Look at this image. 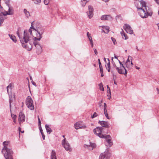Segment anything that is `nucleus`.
Here are the masks:
<instances>
[{
    "label": "nucleus",
    "instance_id": "obj_58",
    "mask_svg": "<svg viewBox=\"0 0 159 159\" xmlns=\"http://www.w3.org/2000/svg\"><path fill=\"white\" fill-rule=\"evenodd\" d=\"M157 91L158 93L159 94V89L158 88H157Z\"/></svg>",
    "mask_w": 159,
    "mask_h": 159
},
{
    "label": "nucleus",
    "instance_id": "obj_29",
    "mask_svg": "<svg viewBox=\"0 0 159 159\" xmlns=\"http://www.w3.org/2000/svg\"><path fill=\"white\" fill-rule=\"evenodd\" d=\"M12 101H13V99H12V96L11 95H9V103H10V108L11 111V102H12Z\"/></svg>",
    "mask_w": 159,
    "mask_h": 159
},
{
    "label": "nucleus",
    "instance_id": "obj_39",
    "mask_svg": "<svg viewBox=\"0 0 159 159\" xmlns=\"http://www.w3.org/2000/svg\"><path fill=\"white\" fill-rule=\"evenodd\" d=\"M111 40H112L114 44H115L116 43V41L114 38L113 37H111Z\"/></svg>",
    "mask_w": 159,
    "mask_h": 159
},
{
    "label": "nucleus",
    "instance_id": "obj_3",
    "mask_svg": "<svg viewBox=\"0 0 159 159\" xmlns=\"http://www.w3.org/2000/svg\"><path fill=\"white\" fill-rule=\"evenodd\" d=\"M33 32L36 33V37H35L33 35V38L31 40V46H32V42H33V44L36 47V52L38 54H40L42 52V49L40 44L37 40L39 41L42 37L41 35L42 34L43 31L40 30L39 29L36 28L34 29Z\"/></svg>",
    "mask_w": 159,
    "mask_h": 159
},
{
    "label": "nucleus",
    "instance_id": "obj_1",
    "mask_svg": "<svg viewBox=\"0 0 159 159\" xmlns=\"http://www.w3.org/2000/svg\"><path fill=\"white\" fill-rule=\"evenodd\" d=\"M33 23L32 22L31 23V26L29 29L28 32L25 30L24 31V36L22 38L20 37L18 31L16 32L22 44V46L28 51H30L32 49L31 40L33 38L32 32H33L34 29H35L33 26Z\"/></svg>",
    "mask_w": 159,
    "mask_h": 159
},
{
    "label": "nucleus",
    "instance_id": "obj_55",
    "mask_svg": "<svg viewBox=\"0 0 159 159\" xmlns=\"http://www.w3.org/2000/svg\"><path fill=\"white\" fill-rule=\"evenodd\" d=\"M109 0H102L103 1H104L105 2H108Z\"/></svg>",
    "mask_w": 159,
    "mask_h": 159
},
{
    "label": "nucleus",
    "instance_id": "obj_8",
    "mask_svg": "<svg viewBox=\"0 0 159 159\" xmlns=\"http://www.w3.org/2000/svg\"><path fill=\"white\" fill-rule=\"evenodd\" d=\"M110 155L108 151L107 150L101 154L99 159H109Z\"/></svg>",
    "mask_w": 159,
    "mask_h": 159
},
{
    "label": "nucleus",
    "instance_id": "obj_12",
    "mask_svg": "<svg viewBox=\"0 0 159 159\" xmlns=\"http://www.w3.org/2000/svg\"><path fill=\"white\" fill-rule=\"evenodd\" d=\"M81 122H76L74 126L75 129H85L86 128V126L85 125H82L81 124Z\"/></svg>",
    "mask_w": 159,
    "mask_h": 159
},
{
    "label": "nucleus",
    "instance_id": "obj_16",
    "mask_svg": "<svg viewBox=\"0 0 159 159\" xmlns=\"http://www.w3.org/2000/svg\"><path fill=\"white\" fill-rule=\"evenodd\" d=\"M98 123L101 125L102 127L109 128V125L108 122L104 121H99Z\"/></svg>",
    "mask_w": 159,
    "mask_h": 159
},
{
    "label": "nucleus",
    "instance_id": "obj_61",
    "mask_svg": "<svg viewBox=\"0 0 159 159\" xmlns=\"http://www.w3.org/2000/svg\"><path fill=\"white\" fill-rule=\"evenodd\" d=\"M135 67H136V69H138L139 70V69H140L139 67H138L137 66H136Z\"/></svg>",
    "mask_w": 159,
    "mask_h": 159
},
{
    "label": "nucleus",
    "instance_id": "obj_32",
    "mask_svg": "<svg viewBox=\"0 0 159 159\" xmlns=\"http://www.w3.org/2000/svg\"><path fill=\"white\" fill-rule=\"evenodd\" d=\"M5 11H6L3 9V7L1 5H0V12L1 13H3L4 14Z\"/></svg>",
    "mask_w": 159,
    "mask_h": 159
},
{
    "label": "nucleus",
    "instance_id": "obj_57",
    "mask_svg": "<svg viewBox=\"0 0 159 159\" xmlns=\"http://www.w3.org/2000/svg\"><path fill=\"white\" fill-rule=\"evenodd\" d=\"M19 133H20V132L21 131V128L20 127L19 128Z\"/></svg>",
    "mask_w": 159,
    "mask_h": 159
},
{
    "label": "nucleus",
    "instance_id": "obj_64",
    "mask_svg": "<svg viewBox=\"0 0 159 159\" xmlns=\"http://www.w3.org/2000/svg\"><path fill=\"white\" fill-rule=\"evenodd\" d=\"M157 26L158 27V28L159 29V23L157 24Z\"/></svg>",
    "mask_w": 159,
    "mask_h": 159
},
{
    "label": "nucleus",
    "instance_id": "obj_10",
    "mask_svg": "<svg viewBox=\"0 0 159 159\" xmlns=\"http://www.w3.org/2000/svg\"><path fill=\"white\" fill-rule=\"evenodd\" d=\"M25 120V116L24 114L22 112L19 113L18 121L19 124H21L22 123L24 122Z\"/></svg>",
    "mask_w": 159,
    "mask_h": 159
},
{
    "label": "nucleus",
    "instance_id": "obj_51",
    "mask_svg": "<svg viewBox=\"0 0 159 159\" xmlns=\"http://www.w3.org/2000/svg\"><path fill=\"white\" fill-rule=\"evenodd\" d=\"M157 4L159 5V0H154Z\"/></svg>",
    "mask_w": 159,
    "mask_h": 159
},
{
    "label": "nucleus",
    "instance_id": "obj_63",
    "mask_svg": "<svg viewBox=\"0 0 159 159\" xmlns=\"http://www.w3.org/2000/svg\"><path fill=\"white\" fill-rule=\"evenodd\" d=\"M83 1H85L87 2H88L89 0H82Z\"/></svg>",
    "mask_w": 159,
    "mask_h": 159
},
{
    "label": "nucleus",
    "instance_id": "obj_22",
    "mask_svg": "<svg viewBox=\"0 0 159 159\" xmlns=\"http://www.w3.org/2000/svg\"><path fill=\"white\" fill-rule=\"evenodd\" d=\"M24 12L26 16L29 18V17L30 16V13L29 11H28L27 10L25 9H24Z\"/></svg>",
    "mask_w": 159,
    "mask_h": 159
},
{
    "label": "nucleus",
    "instance_id": "obj_52",
    "mask_svg": "<svg viewBox=\"0 0 159 159\" xmlns=\"http://www.w3.org/2000/svg\"><path fill=\"white\" fill-rule=\"evenodd\" d=\"M32 84L34 85L35 86H36V84L35 83V82H34L33 81H32Z\"/></svg>",
    "mask_w": 159,
    "mask_h": 159
},
{
    "label": "nucleus",
    "instance_id": "obj_41",
    "mask_svg": "<svg viewBox=\"0 0 159 159\" xmlns=\"http://www.w3.org/2000/svg\"><path fill=\"white\" fill-rule=\"evenodd\" d=\"M132 57L131 56H129L128 57V58L127 59V61H126V62H130V61L129 59H132Z\"/></svg>",
    "mask_w": 159,
    "mask_h": 159
},
{
    "label": "nucleus",
    "instance_id": "obj_11",
    "mask_svg": "<svg viewBox=\"0 0 159 159\" xmlns=\"http://www.w3.org/2000/svg\"><path fill=\"white\" fill-rule=\"evenodd\" d=\"M89 11L87 12L88 16L89 18H91L93 16V9L91 6L88 7Z\"/></svg>",
    "mask_w": 159,
    "mask_h": 159
},
{
    "label": "nucleus",
    "instance_id": "obj_23",
    "mask_svg": "<svg viewBox=\"0 0 159 159\" xmlns=\"http://www.w3.org/2000/svg\"><path fill=\"white\" fill-rule=\"evenodd\" d=\"M45 128L47 133H49V134H50L52 131V130L49 127L48 125H45Z\"/></svg>",
    "mask_w": 159,
    "mask_h": 159
},
{
    "label": "nucleus",
    "instance_id": "obj_26",
    "mask_svg": "<svg viewBox=\"0 0 159 159\" xmlns=\"http://www.w3.org/2000/svg\"><path fill=\"white\" fill-rule=\"evenodd\" d=\"M130 62H126L125 64L126 66V67L129 70L131 69L132 68L131 65L130 64Z\"/></svg>",
    "mask_w": 159,
    "mask_h": 159
},
{
    "label": "nucleus",
    "instance_id": "obj_53",
    "mask_svg": "<svg viewBox=\"0 0 159 159\" xmlns=\"http://www.w3.org/2000/svg\"><path fill=\"white\" fill-rule=\"evenodd\" d=\"M107 108L106 104L105 103H104V108Z\"/></svg>",
    "mask_w": 159,
    "mask_h": 159
},
{
    "label": "nucleus",
    "instance_id": "obj_25",
    "mask_svg": "<svg viewBox=\"0 0 159 159\" xmlns=\"http://www.w3.org/2000/svg\"><path fill=\"white\" fill-rule=\"evenodd\" d=\"M103 28L104 29L103 31L105 33H108L109 32V27L107 26H104Z\"/></svg>",
    "mask_w": 159,
    "mask_h": 159
},
{
    "label": "nucleus",
    "instance_id": "obj_34",
    "mask_svg": "<svg viewBox=\"0 0 159 159\" xmlns=\"http://www.w3.org/2000/svg\"><path fill=\"white\" fill-rule=\"evenodd\" d=\"M80 3L82 6V7H84L85 5L87 2L85 1H83L82 0H81Z\"/></svg>",
    "mask_w": 159,
    "mask_h": 159
},
{
    "label": "nucleus",
    "instance_id": "obj_38",
    "mask_svg": "<svg viewBox=\"0 0 159 159\" xmlns=\"http://www.w3.org/2000/svg\"><path fill=\"white\" fill-rule=\"evenodd\" d=\"M38 126L39 127H41V123L40 118L39 117L38 118Z\"/></svg>",
    "mask_w": 159,
    "mask_h": 159
},
{
    "label": "nucleus",
    "instance_id": "obj_56",
    "mask_svg": "<svg viewBox=\"0 0 159 159\" xmlns=\"http://www.w3.org/2000/svg\"><path fill=\"white\" fill-rule=\"evenodd\" d=\"M130 64H131V67L132 68V67L133 66V63H132V61H131L130 63Z\"/></svg>",
    "mask_w": 159,
    "mask_h": 159
},
{
    "label": "nucleus",
    "instance_id": "obj_15",
    "mask_svg": "<svg viewBox=\"0 0 159 159\" xmlns=\"http://www.w3.org/2000/svg\"><path fill=\"white\" fill-rule=\"evenodd\" d=\"M8 11H6L4 12V15H12L14 14L13 10V8L11 7V6L10 7H8Z\"/></svg>",
    "mask_w": 159,
    "mask_h": 159
},
{
    "label": "nucleus",
    "instance_id": "obj_42",
    "mask_svg": "<svg viewBox=\"0 0 159 159\" xmlns=\"http://www.w3.org/2000/svg\"><path fill=\"white\" fill-rule=\"evenodd\" d=\"M107 88L108 89V92L109 91V93L107 94V96H109V95L110 96L111 95V90L109 87L107 85Z\"/></svg>",
    "mask_w": 159,
    "mask_h": 159
},
{
    "label": "nucleus",
    "instance_id": "obj_13",
    "mask_svg": "<svg viewBox=\"0 0 159 159\" xmlns=\"http://www.w3.org/2000/svg\"><path fill=\"white\" fill-rule=\"evenodd\" d=\"M100 18L101 20H111L112 19V17L110 15H102L101 16Z\"/></svg>",
    "mask_w": 159,
    "mask_h": 159
},
{
    "label": "nucleus",
    "instance_id": "obj_37",
    "mask_svg": "<svg viewBox=\"0 0 159 159\" xmlns=\"http://www.w3.org/2000/svg\"><path fill=\"white\" fill-rule=\"evenodd\" d=\"M97 116V114L96 112H95L94 113L93 115L92 116L91 118H93L95 117H96Z\"/></svg>",
    "mask_w": 159,
    "mask_h": 159
},
{
    "label": "nucleus",
    "instance_id": "obj_24",
    "mask_svg": "<svg viewBox=\"0 0 159 159\" xmlns=\"http://www.w3.org/2000/svg\"><path fill=\"white\" fill-rule=\"evenodd\" d=\"M51 159H57L56 156L55 152L53 150H52V152Z\"/></svg>",
    "mask_w": 159,
    "mask_h": 159
},
{
    "label": "nucleus",
    "instance_id": "obj_60",
    "mask_svg": "<svg viewBox=\"0 0 159 159\" xmlns=\"http://www.w3.org/2000/svg\"><path fill=\"white\" fill-rule=\"evenodd\" d=\"M13 119V122L16 123V120L15 119Z\"/></svg>",
    "mask_w": 159,
    "mask_h": 159
},
{
    "label": "nucleus",
    "instance_id": "obj_28",
    "mask_svg": "<svg viewBox=\"0 0 159 159\" xmlns=\"http://www.w3.org/2000/svg\"><path fill=\"white\" fill-rule=\"evenodd\" d=\"M101 134H103L105 133L107 134V130L104 128L101 127Z\"/></svg>",
    "mask_w": 159,
    "mask_h": 159
},
{
    "label": "nucleus",
    "instance_id": "obj_36",
    "mask_svg": "<svg viewBox=\"0 0 159 159\" xmlns=\"http://www.w3.org/2000/svg\"><path fill=\"white\" fill-rule=\"evenodd\" d=\"M90 37V39L89 38V40L90 41V43L91 44V46L92 47H93V40L92 39V37Z\"/></svg>",
    "mask_w": 159,
    "mask_h": 159
},
{
    "label": "nucleus",
    "instance_id": "obj_30",
    "mask_svg": "<svg viewBox=\"0 0 159 159\" xmlns=\"http://www.w3.org/2000/svg\"><path fill=\"white\" fill-rule=\"evenodd\" d=\"M7 93H9V92H11V85L10 84L7 87Z\"/></svg>",
    "mask_w": 159,
    "mask_h": 159
},
{
    "label": "nucleus",
    "instance_id": "obj_20",
    "mask_svg": "<svg viewBox=\"0 0 159 159\" xmlns=\"http://www.w3.org/2000/svg\"><path fill=\"white\" fill-rule=\"evenodd\" d=\"M121 30L122 31L120 32V34L122 36L123 39H128V37L127 36V35L125 34L122 29Z\"/></svg>",
    "mask_w": 159,
    "mask_h": 159
},
{
    "label": "nucleus",
    "instance_id": "obj_43",
    "mask_svg": "<svg viewBox=\"0 0 159 159\" xmlns=\"http://www.w3.org/2000/svg\"><path fill=\"white\" fill-rule=\"evenodd\" d=\"M107 88L108 89V92L109 91V93L107 94V96H109V95L110 96L111 95V90L109 87L107 85Z\"/></svg>",
    "mask_w": 159,
    "mask_h": 159
},
{
    "label": "nucleus",
    "instance_id": "obj_47",
    "mask_svg": "<svg viewBox=\"0 0 159 159\" xmlns=\"http://www.w3.org/2000/svg\"><path fill=\"white\" fill-rule=\"evenodd\" d=\"M103 101L102 100H101L100 102L98 103V105L100 107H101L102 106V103Z\"/></svg>",
    "mask_w": 159,
    "mask_h": 159
},
{
    "label": "nucleus",
    "instance_id": "obj_48",
    "mask_svg": "<svg viewBox=\"0 0 159 159\" xmlns=\"http://www.w3.org/2000/svg\"><path fill=\"white\" fill-rule=\"evenodd\" d=\"M104 114L107 113V108H104Z\"/></svg>",
    "mask_w": 159,
    "mask_h": 159
},
{
    "label": "nucleus",
    "instance_id": "obj_44",
    "mask_svg": "<svg viewBox=\"0 0 159 159\" xmlns=\"http://www.w3.org/2000/svg\"><path fill=\"white\" fill-rule=\"evenodd\" d=\"M107 60L109 62H108V63L107 64V66L108 68H110V63L109 62V59L108 58Z\"/></svg>",
    "mask_w": 159,
    "mask_h": 159
},
{
    "label": "nucleus",
    "instance_id": "obj_9",
    "mask_svg": "<svg viewBox=\"0 0 159 159\" xmlns=\"http://www.w3.org/2000/svg\"><path fill=\"white\" fill-rule=\"evenodd\" d=\"M123 29L128 33L130 34H132L133 33V30L130 26L128 24H125L123 26Z\"/></svg>",
    "mask_w": 159,
    "mask_h": 159
},
{
    "label": "nucleus",
    "instance_id": "obj_18",
    "mask_svg": "<svg viewBox=\"0 0 159 159\" xmlns=\"http://www.w3.org/2000/svg\"><path fill=\"white\" fill-rule=\"evenodd\" d=\"M113 66L116 68V70L117 71L118 73L120 74H124V72L122 71V69L121 68H119V67L116 66V64L114 63L113 64Z\"/></svg>",
    "mask_w": 159,
    "mask_h": 159
},
{
    "label": "nucleus",
    "instance_id": "obj_31",
    "mask_svg": "<svg viewBox=\"0 0 159 159\" xmlns=\"http://www.w3.org/2000/svg\"><path fill=\"white\" fill-rule=\"evenodd\" d=\"M5 2V3L7 5V6L8 7H10L11 6L10 4V0H3Z\"/></svg>",
    "mask_w": 159,
    "mask_h": 159
},
{
    "label": "nucleus",
    "instance_id": "obj_33",
    "mask_svg": "<svg viewBox=\"0 0 159 159\" xmlns=\"http://www.w3.org/2000/svg\"><path fill=\"white\" fill-rule=\"evenodd\" d=\"M99 89L103 91H104V88L102 83L99 84Z\"/></svg>",
    "mask_w": 159,
    "mask_h": 159
},
{
    "label": "nucleus",
    "instance_id": "obj_49",
    "mask_svg": "<svg viewBox=\"0 0 159 159\" xmlns=\"http://www.w3.org/2000/svg\"><path fill=\"white\" fill-rule=\"evenodd\" d=\"M105 115V116H106V118L108 119H110V118L108 116V114L107 113H106V114H104Z\"/></svg>",
    "mask_w": 159,
    "mask_h": 159
},
{
    "label": "nucleus",
    "instance_id": "obj_19",
    "mask_svg": "<svg viewBox=\"0 0 159 159\" xmlns=\"http://www.w3.org/2000/svg\"><path fill=\"white\" fill-rule=\"evenodd\" d=\"M6 15H4L3 13H0V25H1L2 23L4 20L6 19L5 16Z\"/></svg>",
    "mask_w": 159,
    "mask_h": 159
},
{
    "label": "nucleus",
    "instance_id": "obj_6",
    "mask_svg": "<svg viewBox=\"0 0 159 159\" xmlns=\"http://www.w3.org/2000/svg\"><path fill=\"white\" fill-rule=\"evenodd\" d=\"M26 104L28 107L31 110L34 109V107L33 105V102L31 97L28 96L26 99Z\"/></svg>",
    "mask_w": 159,
    "mask_h": 159
},
{
    "label": "nucleus",
    "instance_id": "obj_14",
    "mask_svg": "<svg viewBox=\"0 0 159 159\" xmlns=\"http://www.w3.org/2000/svg\"><path fill=\"white\" fill-rule=\"evenodd\" d=\"M96 146V145L95 143H91L90 142L89 145L85 144L84 146V147L85 148H87L90 150H92Z\"/></svg>",
    "mask_w": 159,
    "mask_h": 159
},
{
    "label": "nucleus",
    "instance_id": "obj_45",
    "mask_svg": "<svg viewBox=\"0 0 159 159\" xmlns=\"http://www.w3.org/2000/svg\"><path fill=\"white\" fill-rule=\"evenodd\" d=\"M98 64L99 65V67H102V66L101 64L100 60L99 59H98Z\"/></svg>",
    "mask_w": 159,
    "mask_h": 159
},
{
    "label": "nucleus",
    "instance_id": "obj_27",
    "mask_svg": "<svg viewBox=\"0 0 159 159\" xmlns=\"http://www.w3.org/2000/svg\"><path fill=\"white\" fill-rule=\"evenodd\" d=\"M39 128L40 130V132L41 133V134H42L43 139V140H44L45 138V135L43 134V130L42 129L41 127H39Z\"/></svg>",
    "mask_w": 159,
    "mask_h": 159
},
{
    "label": "nucleus",
    "instance_id": "obj_54",
    "mask_svg": "<svg viewBox=\"0 0 159 159\" xmlns=\"http://www.w3.org/2000/svg\"><path fill=\"white\" fill-rule=\"evenodd\" d=\"M113 79H114V83L116 85H117V83L116 82L115 80L114 79V78H113Z\"/></svg>",
    "mask_w": 159,
    "mask_h": 159
},
{
    "label": "nucleus",
    "instance_id": "obj_17",
    "mask_svg": "<svg viewBox=\"0 0 159 159\" xmlns=\"http://www.w3.org/2000/svg\"><path fill=\"white\" fill-rule=\"evenodd\" d=\"M118 61L120 64V67L119 68H121L122 70V71L124 72V74L125 75H126L127 73V70L125 69V67L124 66L123 64L120 61V60H118Z\"/></svg>",
    "mask_w": 159,
    "mask_h": 159
},
{
    "label": "nucleus",
    "instance_id": "obj_35",
    "mask_svg": "<svg viewBox=\"0 0 159 159\" xmlns=\"http://www.w3.org/2000/svg\"><path fill=\"white\" fill-rule=\"evenodd\" d=\"M100 72L101 74V76L102 77H103V69L102 68V67H99Z\"/></svg>",
    "mask_w": 159,
    "mask_h": 159
},
{
    "label": "nucleus",
    "instance_id": "obj_59",
    "mask_svg": "<svg viewBox=\"0 0 159 159\" xmlns=\"http://www.w3.org/2000/svg\"><path fill=\"white\" fill-rule=\"evenodd\" d=\"M107 71L109 72L110 71V68H108V69H107Z\"/></svg>",
    "mask_w": 159,
    "mask_h": 159
},
{
    "label": "nucleus",
    "instance_id": "obj_62",
    "mask_svg": "<svg viewBox=\"0 0 159 159\" xmlns=\"http://www.w3.org/2000/svg\"><path fill=\"white\" fill-rule=\"evenodd\" d=\"M16 115H15L13 117V119H15L16 118Z\"/></svg>",
    "mask_w": 159,
    "mask_h": 159
},
{
    "label": "nucleus",
    "instance_id": "obj_50",
    "mask_svg": "<svg viewBox=\"0 0 159 159\" xmlns=\"http://www.w3.org/2000/svg\"><path fill=\"white\" fill-rule=\"evenodd\" d=\"M93 50L94 52V53L95 55H97V54H98V53L96 49H93Z\"/></svg>",
    "mask_w": 159,
    "mask_h": 159
},
{
    "label": "nucleus",
    "instance_id": "obj_4",
    "mask_svg": "<svg viewBox=\"0 0 159 159\" xmlns=\"http://www.w3.org/2000/svg\"><path fill=\"white\" fill-rule=\"evenodd\" d=\"M9 143V141H4L3 143L4 147L2 149V152L6 159H13V152L10 149Z\"/></svg>",
    "mask_w": 159,
    "mask_h": 159
},
{
    "label": "nucleus",
    "instance_id": "obj_2",
    "mask_svg": "<svg viewBox=\"0 0 159 159\" xmlns=\"http://www.w3.org/2000/svg\"><path fill=\"white\" fill-rule=\"evenodd\" d=\"M135 5L138 11L140 16L143 18H146L148 16H151L152 12L150 11L148 7L146 5V2L142 0L140 1L136 0Z\"/></svg>",
    "mask_w": 159,
    "mask_h": 159
},
{
    "label": "nucleus",
    "instance_id": "obj_7",
    "mask_svg": "<svg viewBox=\"0 0 159 159\" xmlns=\"http://www.w3.org/2000/svg\"><path fill=\"white\" fill-rule=\"evenodd\" d=\"M62 144L66 150L69 152H71L72 149L70 147V144L67 141H66V139H64L62 141Z\"/></svg>",
    "mask_w": 159,
    "mask_h": 159
},
{
    "label": "nucleus",
    "instance_id": "obj_46",
    "mask_svg": "<svg viewBox=\"0 0 159 159\" xmlns=\"http://www.w3.org/2000/svg\"><path fill=\"white\" fill-rule=\"evenodd\" d=\"M87 35L88 38H89H89L90 39V37H91V36H90V34H89V32H88L87 33Z\"/></svg>",
    "mask_w": 159,
    "mask_h": 159
},
{
    "label": "nucleus",
    "instance_id": "obj_40",
    "mask_svg": "<svg viewBox=\"0 0 159 159\" xmlns=\"http://www.w3.org/2000/svg\"><path fill=\"white\" fill-rule=\"evenodd\" d=\"M49 2V0H44V2L45 5H47L48 4Z\"/></svg>",
    "mask_w": 159,
    "mask_h": 159
},
{
    "label": "nucleus",
    "instance_id": "obj_21",
    "mask_svg": "<svg viewBox=\"0 0 159 159\" xmlns=\"http://www.w3.org/2000/svg\"><path fill=\"white\" fill-rule=\"evenodd\" d=\"M8 35L10 37L11 39L15 43L16 42V37L13 35L9 34Z\"/></svg>",
    "mask_w": 159,
    "mask_h": 159
},
{
    "label": "nucleus",
    "instance_id": "obj_5",
    "mask_svg": "<svg viewBox=\"0 0 159 159\" xmlns=\"http://www.w3.org/2000/svg\"><path fill=\"white\" fill-rule=\"evenodd\" d=\"M101 127H97L93 130V132L97 136L101 138H105L109 147H111L113 143L111 142V137L109 135L101 134Z\"/></svg>",
    "mask_w": 159,
    "mask_h": 159
}]
</instances>
